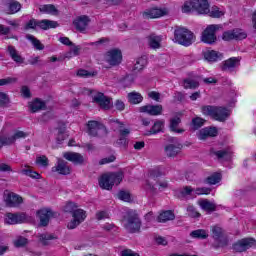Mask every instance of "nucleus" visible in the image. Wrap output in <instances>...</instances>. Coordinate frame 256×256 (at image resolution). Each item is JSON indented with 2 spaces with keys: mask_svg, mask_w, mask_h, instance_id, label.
Listing matches in <instances>:
<instances>
[{
  "mask_svg": "<svg viewBox=\"0 0 256 256\" xmlns=\"http://www.w3.org/2000/svg\"><path fill=\"white\" fill-rule=\"evenodd\" d=\"M27 220V214L26 213H11L7 212L5 214V223L7 225H19V223H25Z\"/></svg>",
  "mask_w": 256,
  "mask_h": 256,
  "instance_id": "nucleus-12",
  "label": "nucleus"
},
{
  "mask_svg": "<svg viewBox=\"0 0 256 256\" xmlns=\"http://www.w3.org/2000/svg\"><path fill=\"white\" fill-rule=\"evenodd\" d=\"M114 107L117 111H125V102L122 100H116L114 103Z\"/></svg>",
  "mask_w": 256,
  "mask_h": 256,
  "instance_id": "nucleus-63",
  "label": "nucleus"
},
{
  "mask_svg": "<svg viewBox=\"0 0 256 256\" xmlns=\"http://www.w3.org/2000/svg\"><path fill=\"white\" fill-rule=\"evenodd\" d=\"M39 11L50 15H57L59 13V10L53 4H44L39 8Z\"/></svg>",
  "mask_w": 256,
  "mask_h": 256,
  "instance_id": "nucleus-39",
  "label": "nucleus"
},
{
  "mask_svg": "<svg viewBox=\"0 0 256 256\" xmlns=\"http://www.w3.org/2000/svg\"><path fill=\"white\" fill-rule=\"evenodd\" d=\"M196 195H210L211 194V188L208 187H201L196 188L195 190Z\"/></svg>",
  "mask_w": 256,
  "mask_h": 256,
  "instance_id": "nucleus-57",
  "label": "nucleus"
},
{
  "mask_svg": "<svg viewBox=\"0 0 256 256\" xmlns=\"http://www.w3.org/2000/svg\"><path fill=\"white\" fill-rule=\"evenodd\" d=\"M121 181H123V173H111V174H103L99 179V185L101 189H105L106 191H111L114 185H120Z\"/></svg>",
  "mask_w": 256,
  "mask_h": 256,
  "instance_id": "nucleus-5",
  "label": "nucleus"
},
{
  "mask_svg": "<svg viewBox=\"0 0 256 256\" xmlns=\"http://www.w3.org/2000/svg\"><path fill=\"white\" fill-rule=\"evenodd\" d=\"M97 221H103V219H109V213L105 210L96 212Z\"/></svg>",
  "mask_w": 256,
  "mask_h": 256,
  "instance_id": "nucleus-60",
  "label": "nucleus"
},
{
  "mask_svg": "<svg viewBox=\"0 0 256 256\" xmlns=\"http://www.w3.org/2000/svg\"><path fill=\"white\" fill-rule=\"evenodd\" d=\"M14 247L20 249L21 247H27L29 244V240L23 236H19L17 239L14 240Z\"/></svg>",
  "mask_w": 256,
  "mask_h": 256,
  "instance_id": "nucleus-45",
  "label": "nucleus"
},
{
  "mask_svg": "<svg viewBox=\"0 0 256 256\" xmlns=\"http://www.w3.org/2000/svg\"><path fill=\"white\" fill-rule=\"evenodd\" d=\"M105 61L110 67H119V64L123 61V53L118 48H113L106 52Z\"/></svg>",
  "mask_w": 256,
  "mask_h": 256,
  "instance_id": "nucleus-8",
  "label": "nucleus"
},
{
  "mask_svg": "<svg viewBox=\"0 0 256 256\" xmlns=\"http://www.w3.org/2000/svg\"><path fill=\"white\" fill-rule=\"evenodd\" d=\"M158 223H167V221H175V212L173 210H164L159 213L156 218Z\"/></svg>",
  "mask_w": 256,
  "mask_h": 256,
  "instance_id": "nucleus-26",
  "label": "nucleus"
},
{
  "mask_svg": "<svg viewBox=\"0 0 256 256\" xmlns=\"http://www.w3.org/2000/svg\"><path fill=\"white\" fill-rule=\"evenodd\" d=\"M174 39L179 45L190 47L195 42V34L187 28L178 27L174 30Z\"/></svg>",
  "mask_w": 256,
  "mask_h": 256,
  "instance_id": "nucleus-3",
  "label": "nucleus"
},
{
  "mask_svg": "<svg viewBox=\"0 0 256 256\" xmlns=\"http://www.w3.org/2000/svg\"><path fill=\"white\" fill-rule=\"evenodd\" d=\"M190 237H192V239H207L209 237V234L207 233V230L205 229H197V230H193L190 233Z\"/></svg>",
  "mask_w": 256,
  "mask_h": 256,
  "instance_id": "nucleus-40",
  "label": "nucleus"
},
{
  "mask_svg": "<svg viewBox=\"0 0 256 256\" xmlns=\"http://www.w3.org/2000/svg\"><path fill=\"white\" fill-rule=\"evenodd\" d=\"M184 89H197L199 88V82L197 80H193L190 78H186L183 80Z\"/></svg>",
  "mask_w": 256,
  "mask_h": 256,
  "instance_id": "nucleus-44",
  "label": "nucleus"
},
{
  "mask_svg": "<svg viewBox=\"0 0 256 256\" xmlns=\"http://www.w3.org/2000/svg\"><path fill=\"white\" fill-rule=\"evenodd\" d=\"M73 219H76V221L83 223L85 219H87V212L83 209H75V211L72 214Z\"/></svg>",
  "mask_w": 256,
  "mask_h": 256,
  "instance_id": "nucleus-42",
  "label": "nucleus"
},
{
  "mask_svg": "<svg viewBox=\"0 0 256 256\" xmlns=\"http://www.w3.org/2000/svg\"><path fill=\"white\" fill-rule=\"evenodd\" d=\"M52 173L58 175H71V167L63 159H58L57 165L52 167Z\"/></svg>",
  "mask_w": 256,
  "mask_h": 256,
  "instance_id": "nucleus-19",
  "label": "nucleus"
},
{
  "mask_svg": "<svg viewBox=\"0 0 256 256\" xmlns=\"http://www.w3.org/2000/svg\"><path fill=\"white\" fill-rule=\"evenodd\" d=\"M9 103H11L9 95L5 92H0V107H5L6 105H9Z\"/></svg>",
  "mask_w": 256,
  "mask_h": 256,
  "instance_id": "nucleus-52",
  "label": "nucleus"
},
{
  "mask_svg": "<svg viewBox=\"0 0 256 256\" xmlns=\"http://www.w3.org/2000/svg\"><path fill=\"white\" fill-rule=\"evenodd\" d=\"M77 209V204L73 203V202H68L65 206H64V212L65 213H71L73 215V212Z\"/></svg>",
  "mask_w": 256,
  "mask_h": 256,
  "instance_id": "nucleus-55",
  "label": "nucleus"
},
{
  "mask_svg": "<svg viewBox=\"0 0 256 256\" xmlns=\"http://www.w3.org/2000/svg\"><path fill=\"white\" fill-rule=\"evenodd\" d=\"M93 103H97L101 109H110L111 108V98L105 96L104 93L98 92L93 98Z\"/></svg>",
  "mask_w": 256,
  "mask_h": 256,
  "instance_id": "nucleus-18",
  "label": "nucleus"
},
{
  "mask_svg": "<svg viewBox=\"0 0 256 256\" xmlns=\"http://www.w3.org/2000/svg\"><path fill=\"white\" fill-rule=\"evenodd\" d=\"M203 57L206 61L215 63V61H219V57H221V54L215 50H208L203 52Z\"/></svg>",
  "mask_w": 256,
  "mask_h": 256,
  "instance_id": "nucleus-34",
  "label": "nucleus"
},
{
  "mask_svg": "<svg viewBox=\"0 0 256 256\" xmlns=\"http://www.w3.org/2000/svg\"><path fill=\"white\" fill-rule=\"evenodd\" d=\"M207 13H210V17H213L214 19H219L223 15V12L219 10L218 7H212V10Z\"/></svg>",
  "mask_w": 256,
  "mask_h": 256,
  "instance_id": "nucleus-56",
  "label": "nucleus"
},
{
  "mask_svg": "<svg viewBox=\"0 0 256 256\" xmlns=\"http://www.w3.org/2000/svg\"><path fill=\"white\" fill-rule=\"evenodd\" d=\"M208 137H211V136L209 135V132H208V130H207L206 127L203 128V129H201V130L199 131V133H198V139H199L200 141H205V139H208Z\"/></svg>",
  "mask_w": 256,
  "mask_h": 256,
  "instance_id": "nucleus-59",
  "label": "nucleus"
},
{
  "mask_svg": "<svg viewBox=\"0 0 256 256\" xmlns=\"http://www.w3.org/2000/svg\"><path fill=\"white\" fill-rule=\"evenodd\" d=\"M115 156L114 155H111L109 157H106V158H102L100 161H99V165H107L108 163H113L115 161Z\"/></svg>",
  "mask_w": 256,
  "mask_h": 256,
  "instance_id": "nucleus-62",
  "label": "nucleus"
},
{
  "mask_svg": "<svg viewBox=\"0 0 256 256\" xmlns=\"http://www.w3.org/2000/svg\"><path fill=\"white\" fill-rule=\"evenodd\" d=\"M36 165H41L42 167H47L49 165V158H47V156H45V155L37 157Z\"/></svg>",
  "mask_w": 256,
  "mask_h": 256,
  "instance_id": "nucleus-54",
  "label": "nucleus"
},
{
  "mask_svg": "<svg viewBox=\"0 0 256 256\" xmlns=\"http://www.w3.org/2000/svg\"><path fill=\"white\" fill-rule=\"evenodd\" d=\"M179 125H181V117L175 116L170 119L169 129L172 133H178V134L185 133V129L177 128V127H179Z\"/></svg>",
  "mask_w": 256,
  "mask_h": 256,
  "instance_id": "nucleus-28",
  "label": "nucleus"
},
{
  "mask_svg": "<svg viewBox=\"0 0 256 256\" xmlns=\"http://www.w3.org/2000/svg\"><path fill=\"white\" fill-rule=\"evenodd\" d=\"M221 179H223V175L219 172H214L204 179V183L206 185H217V183H221Z\"/></svg>",
  "mask_w": 256,
  "mask_h": 256,
  "instance_id": "nucleus-31",
  "label": "nucleus"
},
{
  "mask_svg": "<svg viewBox=\"0 0 256 256\" xmlns=\"http://www.w3.org/2000/svg\"><path fill=\"white\" fill-rule=\"evenodd\" d=\"M221 29L219 24L208 25L201 34V41L206 45H214L217 43V31Z\"/></svg>",
  "mask_w": 256,
  "mask_h": 256,
  "instance_id": "nucleus-7",
  "label": "nucleus"
},
{
  "mask_svg": "<svg viewBox=\"0 0 256 256\" xmlns=\"http://www.w3.org/2000/svg\"><path fill=\"white\" fill-rule=\"evenodd\" d=\"M212 238L216 243H218L219 247H226L227 239L223 238V228L219 226H213L211 228Z\"/></svg>",
  "mask_w": 256,
  "mask_h": 256,
  "instance_id": "nucleus-17",
  "label": "nucleus"
},
{
  "mask_svg": "<svg viewBox=\"0 0 256 256\" xmlns=\"http://www.w3.org/2000/svg\"><path fill=\"white\" fill-rule=\"evenodd\" d=\"M247 37V32L241 28L234 29V41H243Z\"/></svg>",
  "mask_w": 256,
  "mask_h": 256,
  "instance_id": "nucleus-46",
  "label": "nucleus"
},
{
  "mask_svg": "<svg viewBox=\"0 0 256 256\" xmlns=\"http://www.w3.org/2000/svg\"><path fill=\"white\" fill-rule=\"evenodd\" d=\"M42 29L43 31H47L48 29H57L59 27V23L57 21L43 19L37 20L35 18L30 19L24 26L25 31H29V29Z\"/></svg>",
  "mask_w": 256,
  "mask_h": 256,
  "instance_id": "nucleus-6",
  "label": "nucleus"
},
{
  "mask_svg": "<svg viewBox=\"0 0 256 256\" xmlns=\"http://www.w3.org/2000/svg\"><path fill=\"white\" fill-rule=\"evenodd\" d=\"M91 22V19H89V16L83 15L78 17L76 20L73 21V25L75 26V29L79 31L80 33H83L86 29L89 23Z\"/></svg>",
  "mask_w": 256,
  "mask_h": 256,
  "instance_id": "nucleus-24",
  "label": "nucleus"
},
{
  "mask_svg": "<svg viewBox=\"0 0 256 256\" xmlns=\"http://www.w3.org/2000/svg\"><path fill=\"white\" fill-rule=\"evenodd\" d=\"M139 113H147L148 115L157 117V115H161V113H163V106L161 104L144 105L139 107Z\"/></svg>",
  "mask_w": 256,
  "mask_h": 256,
  "instance_id": "nucleus-20",
  "label": "nucleus"
},
{
  "mask_svg": "<svg viewBox=\"0 0 256 256\" xmlns=\"http://www.w3.org/2000/svg\"><path fill=\"white\" fill-rule=\"evenodd\" d=\"M124 221V229L128 231V233H141V218L139 217V213L137 210H127L123 216Z\"/></svg>",
  "mask_w": 256,
  "mask_h": 256,
  "instance_id": "nucleus-2",
  "label": "nucleus"
},
{
  "mask_svg": "<svg viewBox=\"0 0 256 256\" xmlns=\"http://www.w3.org/2000/svg\"><path fill=\"white\" fill-rule=\"evenodd\" d=\"M181 149H183V145L181 144H168L164 147V153H166V156L170 159H175V157L181 153Z\"/></svg>",
  "mask_w": 256,
  "mask_h": 256,
  "instance_id": "nucleus-25",
  "label": "nucleus"
},
{
  "mask_svg": "<svg viewBox=\"0 0 256 256\" xmlns=\"http://www.w3.org/2000/svg\"><path fill=\"white\" fill-rule=\"evenodd\" d=\"M145 65H147V57H139L134 64L133 71H143V69H145Z\"/></svg>",
  "mask_w": 256,
  "mask_h": 256,
  "instance_id": "nucleus-43",
  "label": "nucleus"
},
{
  "mask_svg": "<svg viewBox=\"0 0 256 256\" xmlns=\"http://www.w3.org/2000/svg\"><path fill=\"white\" fill-rule=\"evenodd\" d=\"M12 83H17V78L7 77L0 79V87H3L5 85H12Z\"/></svg>",
  "mask_w": 256,
  "mask_h": 256,
  "instance_id": "nucleus-53",
  "label": "nucleus"
},
{
  "mask_svg": "<svg viewBox=\"0 0 256 256\" xmlns=\"http://www.w3.org/2000/svg\"><path fill=\"white\" fill-rule=\"evenodd\" d=\"M129 135H131V130L129 128L120 129L119 138L115 143L116 147L127 149V147H129Z\"/></svg>",
  "mask_w": 256,
  "mask_h": 256,
  "instance_id": "nucleus-14",
  "label": "nucleus"
},
{
  "mask_svg": "<svg viewBox=\"0 0 256 256\" xmlns=\"http://www.w3.org/2000/svg\"><path fill=\"white\" fill-rule=\"evenodd\" d=\"M201 113L219 123H225V120L229 119V115H231L226 107L213 105L202 106Z\"/></svg>",
  "mask_w": 256,
  "mask_h": 256,
  "instance_id": "nucleus-1",
  "label": "nucleus"
},
{
  "mask_svg": "<svg viewBox=\"0 0 256 256\" xmlns=\"http://www.w3.org/2000/svg\"><path fill=\"white\" fill-rule=\"evenodd\" d=\"M211 155H215L217 159H225V161H229L231 159V152L229 150H210Z\"/></svg>",
  "mask_w": 256,
  "mask_h": 256,
  "instance_id": "nucleus-35",
  "label": "nucleus"
},
{
  "mask_svg": "<svg viewBox=\"0 0 256 256\" xmlns=\"http://www.w3.org/2000/svg\"><path fill=\"white\" fill-rule=\"evenodd\" d=\"M86 127V133H88L89 137H98L99 131H101V129H104L105 125L97 120H90L87 122Z\"/></svg>",
  "mask_w": 256,
  "mask_h": 256,
  "instance_id": "nucleus-13",
  "label": "nucleus"
},
{
  "mask_svg": "<svg viewBox=\"0 0 256 256\" xmlns=\"http://www.w3.org/2000/svg\"><path fill=\"white\" fill-rule=\"evenodd\" d=\"M77 77H80L81 79H91V77H97L98 72L97 71H88L83 68H80L76 72Z\"/></svg>",
  "mask_w": 256,
  "mask_h": 256,
  "instance_id": "nucleus-37",
  "label": "nucleus"
},
{
  "mask_svg": "<svg viewBox=\"0 0 256 256\" xmlns=\"http://www.w3.org/2000/svg\"><path fill=\"white\" fill-rule=\"evenodd\" d=\"M53 239H57V237L53 234H41L40 235V241L43 245H49V242L47 241H53Z\"/></svg>",
  "mask_w": 256,
  "mask_h": 256,
  "instance_id": "nucleus-49",
  "label": "nucleus"
},
{
  "mask_svg": "<svg viewBox=\"0 0 256 256\" xmlns=\"http://www.w3.org/2000/svg\"><path fill=\"white\" fill-rule=\"evenodd\" d=\"M62 157L73 165H83L85 163V157H83L79 152H64Z\"/></svg>",
  "mask_w": 256,
  "mask_h": 256,
  "instance_id": "nucleus-16",
  "label": "nucleus"
},
{
  "mask_svg": "<svg viewBox=\"0 0 256 256\" xmlns=\"http://www.w3.org/2000/svg\"><path fill=\"white\" fill-rule=\"evenodd\" d=\"M7 52L9 53L12 60L15 61V63H24L25 58H22L21 55H19V52H17V49L13 45H9L7 48Z\"/></svg>",
  "mask_w": 256,
  "mask_h": 256,
  "instance_id": "nucleus-30",
  "label": "nucleus"
},
{
  "mask_svg": "<svg viewBox=\"0 0 256 256\" xmlns=\"http://www.w3.org/2000/svg\"><path fill=\"white\" fill-rule=\"evenodd\" d=\"M118 198L120 201H125L126 203H129L131 201V194L125 190H121L118 192Z\"/></svg>",
  "mask_w": 256,
  "mask_h": 256,
  "instance_id": "nucleus-50",
  "label": "nucleus"
},
{
  "mask_svg": "<svg viewBox=\"0 0 256 256\" xmlns=\"http://www.w3.org/2000/svg\"><path fill=\"white\" fill-rule=\"evenodd\" d=\"M26 39L28 41H31L32 45L37 49L38 51H43L45 49V46L41 43L39 39H37L35 36L28 34L26 35Z\"/></svg>",
  "mask_w": 256,
  "mask_h": 256,
  "instance_id": "nucleus-41",
  "label": "nucleus"
},
{
  "mask_svg": "<svg viewBox=\"0 0 256 256\" xmlns=\"http://www.w3.org/2000/svg\"><path fill=\"white\" fill-rule=\"evenodd\" d=\"M197 11L201 15L209 13V0H189L182 6V13H191V10Z\"/></svg>",
  "mask_w": 256,
  "mask_h": 256,
  "instance_id": "nucleus-4",
  "label": "nucleus"
},
{
  "mask_svg": "<svg viewBox=\"0 0 256 256\" xmlns=\"http://www.w3.org/2000/svg\"><path fill=\"white\" fill-rule=\"evenodd\" d=\"M20 93L24 99H31V89L27 86H22Z\"/></svg>",
  "mask_w": 256,
  "mask_h": 256,
  "instance_id": "nucleus-58",
  "label": "nucleus"
},
{
  "mask_svg": "<svg viewBox=\"0 0 256 256\" xmlns=\"http://www.w3.org/2000/svg\"><path fill=\"white\" fill-rule=\"evenodd\" d=\"M3 5L5 15H15V13H19L23 7L17 0H7Z\"/></svg>",
  "mask_w": 256,
  "mask_h": 256,
  "instance_id": "nucleus-15",
  "label": "nucleus"
},
{
  "mask_svg": "<svg viewBox=\"0 0 256 256\" xmlns=\"http://www.w3.org/2000/svg\"><path fill=\"white\" fill-rule=\"evenodd\" d=\"M148 175H149L150 179L157 181V179H159V177H163V175H165L163 173V166H156V167L150 169Z\"/></svg>",
  "mask_w": 256,
  "mask_h": 256,
  "instance_id": "nucleus-36",
  "label": "nucleus"
},
{
  "mask_svg": "<svg viewBox=\"0 0 256 256\" xmlns=\"http://www.w3.org/2000/svg\"><path fill=\"white\" fill-rule=\"evenodd\" d=\"M163 127H165V121L157 120L149 130V135H157V133H161Z\"/></svg>",
  "mask_w": 256,
  "mask_h": 256,
  "instance_id": "nucleus-38",
  "label": "nucleus"
},
{
  "mask_svg": "<svg viewBox=\"0 0 256 256\" xmlns=\"http://www.w3.org/2000/svg\"><path fill=\"white\" fill-rule=\"evenodd\" d=\"M256 241L254 238H244L241 240H238L232 245L233 251L236 253H243L247 251L248 249H251L253 245H255Z\"/></svg>",
  "mask_w": 256,
  "mask_h": 256,
  "instance_id": "nucleus-11",
  "label": "nucleus"
},
{
  "mask_svg": "<svg viewBox=\"0 0 256 256\" xmlns=\"http://www.w3.org/2000/svg\"><path fill=\"white\" fill-rule=\"evenodd\" d=\"M121 256H141L139 253L134 252L131 249H124L121 251Z\"/></svg>",
  "mask_w": 256,
  "mask_h": 256,
  "instance_id": "nucleus-64",
  "label": "nucleus"
},
{
  "mask_svg": "<svg viewBox=\"0 0 256 256\" xmlns=\"http://www.w3.org/2000/svg\"><path fill=\"white\" fill-rule=\"evenodd\" d=\"M201 207L202 209H204V211L213 212L217 210V206L214 203L210 202L209 200H204L201 203Z\"/></svg>",
  "mask_w": 256,
  "mask_h": 256,
  "instance_id": "nucleus-48",
  "label": "nucleus"
},
{
  "mask_svg": "<svg viewBox=\"0 0 256 256\" xmlns=\"http://www.w3.org/2000/svg\"><path fill=\"white\" fill-rule=\"evenodd\" d=\"M239 65H241L240 57H230L222 62L221 69L222 71H233V69H236Z\"/></svg>",
  "mask_w": 256,
  "mask_h": 256,
  "instance_id": "nucleus-21",
  "label": "nucleus"
},
{
  "mask_svg": "<svg viewBox=\"0 0 256 256\" xmlns=\"http://www.w3.org/2000/svg\"><path fill=\"white\" fill-rule=\"evenodd\" d=\"M205 123H207V120H205L204 118H201L199 116H196V117L192 118V120L190 122V127H191L192 131H199V129H201V127H203V125H205Z\"/></svg>",
  "mask_w": 256,
  "mask_h": 256,
  "instance_id": "nucleus-33",
  "label": "nucleus"
},
{
  "mask_svg": "<svg viewBox=\"0 0 256 256\" xmlns=\"http://www.w3.org/2000/svg\"><path fill=\"white\" fill-rule=\"evenodd\" d=\"M36 215L40 219V227H47L51 217H55L57 212H54L51 208H42L36 212Z\"/></svg>",
  "mask_w": 256,
  "mask_h": 256,
  "instance_id": "nucleus-10",
  "label": "nucleus"
},
{
  "mask_svg": "<svg viewBox=\"0 0 256 256\" xmlns=\"http://www.w3.org/2000/svg\"><path fill=\"white\" fill-rule=\"evenodd\" d=\"M20 173L26 175V177H31V179H39L41 177V174L31 169H22Z\"/></svg>",
  "mask_w": 256,
  "mask_h": 256,
  "instance_id": "nucleus-47",
  "label": "nucleus"
},
{
  "mask_svg": "<svg viewBox=\"0 0 256 256\" xmlns=\"http://www.w3.org/2000/svg\"><path fill=\"white\" fill-rule=\"evenodd\" d=\"M29 109L31 113H37L47 109V104L39 98H35L30 104Z\"/></svg>",
  "mask_w": 256,
  "mask_h": 256,
  "instance_id": "nucleus-27",
  "label": "nucleus"
},
{
  "mask_svg": "<svg viewBox=\"0 0 256 256\" xmlns=\"http://www.w3.org/2000/svg\"><path fill=\"white\" fill-rule=\"evenodd\" d=\"M27 137V133L23 131H16L12 136H1L0 135V149L3 147H9L17 141V139H25Z\"/></svg>",
  "mask_w": 256,
  "mask_h": 256,
  "instance_id": "nucleus-9",
  "label": "nucleus"
},
{
  "mask_svg": "<svg viewBox=\"0 0 256 256\" xmlns=\"http://www.w3.org/2000/svg\"><path fill=\"white\" fill-rule=\"evenodd\" d=\"M195 190L193 188H191V186H185L181 191H180V195H182V197H187V195H191V193H193Z\"/></svg>",
  "mask_w": 256,
  "mask_h": 256,
  "instance_id": "nucleus-61",
  "label": "nucleus"
},
{
  "mask_svg": "<svg viewBox=\"0 0 256 256\" xmlns=\"http://www.w3.org/2000/svg\"><path fill=\"white\" fill-rule=\"evenodd\" d=\"M127 99L130 105H139V103H143V95L136 91L128 93Z\"/></svg>",
  "mask_w": 256,
  "mask_h": 256,
  "instance_id": "nucleus-29",
  "label": "nucleus"
},
{
  "mask_svg": "<svg viewBox=\"0 0 256 256\" xmlns=\"http://www.w3.org/2000/svg\"><path fill=\"white\" fill-rule=\"evenodd\" d=\"M4 201L6 203V207H17L23 203V197L16 193L10 192L7 194Z\"/></svg>",
  "mask_w": 256,
  "mask_h": 256,
  "instance_id": "nucleus-22",
  "label": "nucleus"
},
{
  "mask_svg": "<svg viewBox=\"0 0 256 256\" xmlns=\"http://www.w3.org/2000/svg\"><path fill=\"white\" fill-rule=\"evenodd\" d=\"M148 45L150 49H161V36L151 34L148 36Z\"/></svg>",
  "mask_w": 256,
  "mask_h": 256,
  "instance_id": "nucleus-32",
  "label": "nucleus"
},
{
  "mask_svg": "<svg viewBox=\"0 0 256 256\" xmlns=\"http://www.w3.org/2000/svg\"><path fill=\"white\" fill-rule=\"evenodd\" d=\"M167 12L161 8H150L142 13L144 19H159L163 17Z\"/></svg>",
  "mask_w": 256,
  "mask_h": 256,
  "instance_id": "nucleus-23",
  "label": "nucleus"
},
{
  "mask_svg": "<svg viewBox=\"0 0 256 256\" xmlns=\"http://www.w3.org/2000/svg\"><path fill=\"white\" fill-rule=\"evenodd\" d=\"M222 39L223 41H233V40L235 41L234 29L223 32Z\"/></svg>",
  "mask_w": 256,
  "mask_h": 256,
  "instance_id": "nucleus-51",
  "label": "nucleus"
}]
</instances>
